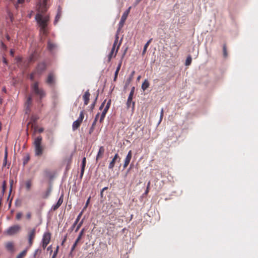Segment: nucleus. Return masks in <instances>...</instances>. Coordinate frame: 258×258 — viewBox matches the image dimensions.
Here are the masks:
<instances>
[{"label":"nucleus","instance_id":"obj_1","mask_svg":"<svg viewBox=\"0 0 258 258\" xmlns=\"http://www.w3.org/2000/svg\"><path fill=\"white\" fill-rule=\"evenodd\" d=\"M37 8L38 13L35 16V20L40 27V33L46 36L48 33L47 26L50 20V17L49 15H43V14L48 9L47 0H38Z\"/></svg>","mask_w":258,"mask_h":258},{"label":"nucleus","instance_id":"obj_2","mask_svg":"<svg viewBox=\"0 0 258 258\" xmlns=\"http://www.w3.org/2000/svg\"><path fill=\"white\" fill-rule=\"evenodd\" d=\"M42 138L41 136L36 138L33 142L35 156L41 157L45 150V147L42 145Z\"/></svg>","mask_w":258,"mask_h":258},{"label":"nucleus","instance_id":"obj_3","mask_svg":"<svg viewBox=\"0 0 258 258\" xmlns=\"http://www.w3.org/2000/svg\"><path fill=\"white\" fill-rule=\"evenodd\" d=\"M119 37L118 34L115 36V39L113 43L112 48L110 52L108 55V62H110L111 58L113 57H115L119 48L120 45L121 43V40L118 43Z\"/></svg>","mask_w":258,"mask_h":258},{"label":"nucleus","instance_id":"obj_4","mask_svg":"<svg viewBox=\"0 0 258 258\" xmlns=\"http://www.w3.org/2000/svg\"><path fill=\"white\" fill-rule=\"evenodd\" d=\"M32 93L39 97L40 101L45 96L46 93L42 88L39 87V83L35 82L31 85Z\"/></svg>","mask_w":258,"mask_h":258},{"label":"nucleus","instance_id":"obj_5","mask_svg":"<svg viewBox=\"0 0 258 258\" xmlns=\"http://www.w3.org/2000/svg\"><path fill=\"white\" fill-rule=\"evenodd\" d=\"M36 236V228H34L32 229H30L28 231V234H27V237L28 240V247H29L30 248L32 246L33 241L35 238Z\"/></svg>","mask_w":258,"mask_h":258},{"label":"nucleus","instance_id":"obj_6","mask_svg":"<svg viewBox=\"0 0 258 258\" xmlns=\"http://www.w3.org/2000/svg\"><path fill=\"white\" fill-rule=\"evenodd\" d=\"M51 233L49 232H45L42 237V247L45 249L50 242Z\"/></svg>","mask_w":258,"mask_h":258},{"label":"nucleus","instance_id":"obj_7","mask_svg":"<svg viewBox=\"0 0 258 258\" xmlns=\"http://www.w3.org/2000/svg\"><path fill=\"white\" fill-rule=\"evenodd\" d=\"M21 230V226L18 225H15L10 227L7 230V234L9 235H13L17 233Z\"/></svg>","mask_w":258,"mask_h":258},{"label":"nucleus","instance_id":"obj_8","mask_svg":"<svg viewBox=\"0 0 258 258\" xmlns=\"http://www.w3.org/2000/svg\"><path fill=\"white\" fill-rule=\"evenodd\" d=\"M111 102V100L109 99L107 103H106L105 107L104 108V109L100 115V119H99V121L100 122H102L103 121V120L105 118V116L106 115V114L108 110L109 109V108L110 106Z\"/></svg>","mask_w":258,"mask_h":258},{"label":"nucleus","instance_id":"obj_9","mask_svg":"<svg viewBox=\"0 0 258 258\" xmlns=\"http://www.w3.org/2000/svg\"><path fill=\"white\" fill-rule=\"evenodd\" d=\"M120 158L118 154H115L114 157L112 158V160L109 164L108 168L109 169L112 170L113 167H114L115 163L116 162H120Z\"/></svg>","mask_w":258,"mask_h":258},{"label":"nucleus","instance_id":"obj_10","mask_svg":"<svg viewBox=\"0 0 258 258\" xmlns=\"http://www.w3.org/2000/svg\"><path fill=\"white\" fill-rule=\"evenodd\" d=\"M46 68V64L44 62L39 63L36 69V72L39 74L41 75Z\"/></svg>","mask_w":258,"mask_h":258},{"label":"nucleus","instance_id":"obj_11","mask_svg":"<svg viewBox=\"0 0 258 258\" xmlns=\"http://www.w3.org/2000/svg\"><path fill=\"white\" fill-rule=\"evenodd\" d=\"M131 9V7H129L128 9L125 11L123 14H122V16H121V20L119 22V25L120 26H122L125 21V20H126L127 19V17L130 12V10Z\"/></svg>","mask_w":258,"mask_h":258},{"label":"nucleus","instance_id":"obj_12","mask_svg":"<svg viewBox=\"0 0 258 258\" xmlns=\"http://www.w3.org/2000/svg\"><path fill=\"white\" fill-rule=\"evenodd\" d=\"M46 83L50 86L53 85L55 83V76L53 73H50L47 77Z\"/></svg>","mask_w":258,"mask_h":258},{"label":"nucleus","instance_id":"obj_13","mask_svg":"<svg viewBox=\"0 0 258 258\" xmlns=\"http://www.w3.org/2000/svg\"><path fill=\"white\" fill-rule=\"evenodd\" d=\"M132 151L130 150L125 158V160H124V164H123V169H125L127 167V166L128 165L130 161H131V160L132 159Z\"/></svg>","mask_w":258,"mask_h":258},{"label":"nucleus","instance_id":"obj_14","mask_svg":"<svg viewBox=\"0 0 258 258\" xmlns=\"http://www.w3.org/2000/svg\"><path fill=\"white\" fill-rule=\"evenodd\" d=\"M90 94L89 90L86 91L84 94L83 95V99L84 101V105H87L89 103L90 100Z\"/></svg>","mask_w":258,"mask_h":258},{"label":"nucleus","instance_id":"obj_15","mask_svg":"<svg viewBox=\"0 0 258 258\" xmlns=\"http://www.w3.org/2000/svg\"><path fill=\"white\" fill-rule=\"evenodd\" d=\"M100 116V113H98L96 116H95V119L92 124V126L90 128V130H89V134H91L94 131V128H95V126L96 125V122L97 121V120L99 118Z\"/></svg>","mask_w":258,"mask_h":258},{"label":"nucleus","instance_id":"obj_16","mask_svg":"<svg viewBox=\"0 0 258 258\" xmlns=\"http://www.w3.org/2000/svg\"><path fill=\"white\" fill-rule=\"evenodd\" d=\"M62 202H63V195H61L60 197V198H59L57 203L52 207L51 209L53 211H55L60 206V205L62 204Z\"/></svg>","mask_w":258,"mask_h":258},{"label":"nucleus","instance_id":"obj_17","mask_svg":"<svg viewBox=\"0 0 258 258\" xmlns=\"http://www.w3.org/2000/svg\"><path fill=\"white\" fill-rule=\"evenodd\" d=\"M6 248L8 251L11 252H13L15 251L14 245L12 242H7L6 244Z\"/></svg>","mask_w":258,"mask_h":258},{"label":"nucleus","instance_id":"obj_18","mask_svg":"<svg viewBox=\"0 0 258 258\" xmlns=\"http://www.w3.org/2000/svg\"><path fill=\"white\" fill-rule=\"evenodd\" d=\"M30 247L27 246L26 248L18 254L16 258H24L27 255V252Z\"/></svg>","mask_w":258,"mask_h":258},{"label":"nucleus","instance_id":"obj_19","mask_svg":"<svg viewBox=\"0 0 258 258\" xmlns=\"http://www.w3.org/2000/svg\"><path fill=\"white\" fill-rule=\"evenodd\" d=\"M132 100L133 98H131L130 99V97H128L126 102V106L127 108H129L130 107H132V109L134 110L135 108V102L133 101Z\"/></svg>","mask_w":258,"mask_h":258},{"label":"nucleus","instance_id":"obj_20","mask_svg":"<svg viewBox=\"0 0 258 258\" xmlns=\"http://www.w3.org/2000/svg\"><path fill=\"white\" fill-rule=\"evenodd\" d=\"M104 148L103 146H101L99 148V151L96 156V160H98L99 159L101 158L103 155L104 153Z\"/></svg>","mask_w":258,"mask_h":258},{"label":"nucleus","instance_id":"obj_21","mask_svg":"<svg viewBox=\"0 0 258 258\" xmlns=\"http://www.w3.org/2000/svg\"><path fill=\"white\" fill-rule=\"evenodd\" d=\"M56 46V45L52 42L50 40L48 41L47 42V49L50 51H52L55 48Z\"/></svg>","mask_w":258,"mask_h":258},{"label":"nucleus","instance_id":"obj_22","mask_svg":"<svg viewBox=\"0 0 258 258\" xmlns=\"http://www.w3.org/2000/svg\"><path fill=\"white\" fill-rule=\"evenodd\" d=\"M32 185V182L31 180H28L25 182V186L26 190L27 191H29L31 189V186Z\"/></svg>","mask_w":258,"mask_h":258},{"label":"nucleus","instance_id":"obj_23","mask_svg":"<svg viewBox=\"0 0 258 258\" xmlns=\"http://www.w3.org/2000/svg\"><path fill=\"white\" fill-rule=\"evenodd\" d=\"M32 97L31 96L28 97L27 100L25 102V106H26L27 108H29L32 104Z\"/></svg>","mask_w":258,"mask_h":258},{"label":"nucleus","instance_id":"obj_24","mask_svg":"<svg viewBox=\"0 0 258 258\" xmlns=\"http://www.w3.org/2000/svg\"><path fill=\"white\" fill-rule=\"evenodd\" d=\"M152 40V38L150 39L147 42V43L145 44V45H144V49H143V52H142L143 55L145 54V53H146V52L147 51V48L149 46V45H150V44Z\"/></svg>","mask_w":258,"mask_h":258},{"label":"nucleus","instance_id":"obj_25","mask_svg":"<svg viewBox=\"0 0 258 258\" xmlns=\"http://www.w3.org/2000/svg\"><path fill=\"white\" fill-rule=\"evenodd\" d=\"M149 86V83L148 80H145L142 85V89L144 91Z\"/></svg>","mask_w":258,"mask_h":258},{"label":"nucleus","instance_id":"obj_26","mask_svg":"<svg viewBox=\"0 0 258 258\" xmlns=\"http://www.w3.org/2000/svg\"><path fill=\"white\" fill-rule=\"evenodd\" d=\"M60 17H61V12L60 10H58V12H57V13L55 16V20H54V25H56V23L58 22V21H59V19L60 18Z\"/></svg>","mask_w":258,"mask_h":258},{"label":"nucleus","instance_id":"obj_27","mask_svg":"<svg viewBox=\"0 0 258 258\" xmlns=\"http://www.w3.org/2000/svg\"><path fill=\"white\" fill-rule=\"evenodd\" d=\"M81 124L77 121H75L72 125V128L73 131L77 130L80 126Z\"/></svg>","mask_w":258,"mask_h":258},{"label":"nucleus","instance_id":"obj_28","mask_svg":"<svg viewBox=\"0 0 258 258\" xmlns=\"http://www.w3.org/2000/svg\"><path fill=\"white\" fill-rule=\"evenodd\" d=\"M30 157L29 154H26L24 156V157L23 158V164H24V165H25L26 164H27L28 163V162L30 160Z\"/></svg>","mask_w":258,"mask_h":258},{"label":"nucleus","instance_id":"obj_29","mask_svg":"<svg viewBox=\"0 0 258 258\" xmlns=\"http://www.w3.org/2000/svg\"><path fill=\"white\" fill-rule=\"evenodd\" d=\"M85 233V229L83 228L81 231H80L77 238V242H79L80 240L81 239L82 236L84 235Z\"/></svg>","mask_w":258,"mask_h":258},{"label":"nucleus","instance_id":"obj_30","mask_svg":"<svg viewBox=\"0 0 258 258\" xmlns=\"http://www.w3.org/2000/svg\"><path fill=\"white\" fill-rule=\"evenodd\" d=\"M82 214H83V211H81L80 214L78 215V216H77V218H76L73 225V227H74L77 224V223H78V222L79 221L81 216H82Z\"/></svg>","mask_w":258,"mask_h":258},{"label":"nucleus","instance_id":"obj_31","mask_svg":"<svg viewBox=\"0 0 258 258\" xmlns=\"http://www.w3.org/2000/svg\"><path fill=\"white\" fill-rule=\"evenodd\" d=\"M191 57L190 56H188L186 59V61H185V66H189L191 62Z\"/></svg>","mask_w":258,"mask_h":258},{"label":"nucleus","instance_id":"obj_32","mask_svg":"<svg viewBox=\"0 0 258 258\" xmlns=\"http://www.w3.org/2000/svg\"><path fill=\"white\" fill-rule=\"evenodd\" d=\"M223 55L225 57H226L228 55L227 51V48L225 44L223 45Z\"/></svg>","mask_w":258,"mask_h":258},{"label":"nucleus","instance_id":"obj_33","mask_svg":"<svg viewBox=\"0 0 258 258\" xmlns=\"http://www.w3.org/2000/svg\"><path fill=\"white\" fill-rule=\"evenodd\" d=\"M150 184H151L150 181H149L147 184L146 189L144 193L145 195H147L148 194V192L149 191V188H150Z\"/></svg>","mask_w":258,"mask_h":258},{"label":"nucleus","instance_id":"obj_34","mask_svg":"<svg viewBox=\"0 0 258 258\" xmlns=\"http://www.w3.org/2000/svg\"><path fill=\"white\" fill-rule=\"evenodd\" d=\"M90 199H91V198H90V197H89V198L88 199V200H87V202H86V205H85V207L83 208V210L82 211H83V212H84V211L86 209V208H87L88 205V204H89V203H90Z\"/></svg>","mask_w":258,"mask_h":258},{"label":"nucleus","instance_id":"obj_35","mask_svg":"<svg viewBox=\"0 0 258 258\" xmlns=\"http://www.w3.org/2000/svg\"><path fill=\"white\" fill-rule=\"evenodd\" d=\"M35 74H37L36 72V71H35L34 72H33V73H32L31 74H30V75H29V79L31 81H33L34 80V76H35Z\"/></svg>","mask_w":258,"mask_h":258},{"label":"nucleus","instance_id":"obj_36","mask_svg":"<svg viewBox=\"0 0 258 258\" xmlns=\"http://www.w3.org/2000/svg\"><path fill=\"white\" fill-rule=\"evenodd\" d=\"M86 158L84 157L83 160H82L81 168H84L85 169V166H86Z\"/></svg>","mask_w":258,"mask_h":258},{"label":"nucleus","instance_id":"obj_37","mask_svg":"<svg viewBox=\"0 0 258 258\" xmlns=\"http://www.w3.org/2000/svg\"><path fill=\"white\" fill-rule=\"evenodd\" d=\"M7 156H8L7 150H6V151H5V159H4V163H3L4 166H6V163H7Z\"/></svg>","mask_w":258,"mask_h":258},{"label":"nucleus","instance_id":"obj_38","mask_svg":"<svg viewBox=\"0 0 258 258\" xmlns=\"http://www.w3.org/2000/svg\"><path fill=\"white\" fill-rule=\"evenodd\" d=\"M83 220H82L77 225V227H76V229L75 230V232H77L79 229L80 228V227H81L82 224H83Z\"/></svg>","mask_w":258,"mask_h":258},{"label":"nucleus","instance_id":"obj_39","mask_svg":"<svg viewBox=\"0 0 258 258\" xmlns=\"http://www.w3.org/2000/svg\"><path fill=\"white\" fill-rule=\"evenodd\" d=\"M134 90H135V87H133L131 91L130 92L129 96H128V97H130V99L131 98H133V95H134Z\"/></svg>","mask_w":258,"mask_h":258},{"label":"nucleus","instance_id":"obj_40","mask_svg":"<svg viewBox=\"0 0 258 258\" xmlns=\"http://www.w3.org/2000/svg\"><path fill=\"white\" fill-rule=\"evenodd\" d=\"M122 57H123V55L122 56ZM123 58V57H122ZM122 58H121L119 61V62L118 63V66L117 67V68L116 70H118L119 71V70H120V68H121V64H122Z\"/></svg>","mask_w":258,"mask_h":258},{"label":"nucleus","instance_id":"obj_41","mask_svg":"<svg viewBox=\"0 0 258 258\" xmlns=\"http://www.w3.org/2000/svg\"><path fill=\"white\" fill-rule=\"evenodd\" d=\"M135 73V72L134 71L132 72L131 76L128 79V82H130L132 80Z\"/></svg>","mask_w":258,"mask_h":258},{"label":"nucleus","instance_id":"obj_42","mask_svg":"<svg viewBox=\"0 0 258 258\" xmlns=\"http://www.w3.org/2000/svg\"><path fill=\"white\" fill-rule=\"evenodd\" d=\"M84 117V112L83 110V111H81L79 118L83 120Z\"/></svg>","mask_w":258,"mask_h":258},{"label":"nucleus","instance_id":"obj_43","mask_svg":"<svg viewBox=\"0 0 258 258\" xmlns=\"http://www.w3.org/2000/svg\"><path fill=\"white\" fill-rule=\"evenodd\" d=\"M22 216V214L21 213H18L16 215V219L17 220H20Z\"/></svg>","mask_w":258,"mask_h":258},{"label":"nucleus","instance_id":"obj_44","mask_svg":"<svg viewBox=\"0 0 258 258\" xmlns=\"http://www.w3.org/2000/svg\"><path fill=\"white\" fill-rule=\"evenodd\" d=\"M164 114V109L163 108L161 109V112H160V121H161L162 119L163 116Z\"/></svg>","mask_w":258,"mask_h":258},{"label":"nucleus","instance_id":"obj_45","mask_svg":"<svg viewBox=\"0 0 258 258\" xmlns=\"http://www.w3.org/2000/svg\"><path fill=\"white\" fill-rule=\"evenodd\" d=\"M6 181H4L3 184V192H4L6 189Z\"/></svg>","mask_w":258,"mask_h":258},{"label":"nucleus","instance_id":"obj_46","mask_svg":"<svg viewBox=\"0 0 258 258\" xmlns=\"http://www.w3.org/2000/svg\"><path fill=\"white\" fill-rule=\"evenodd\" d=\"M98 96V94H97V96H96V98H95V99L94 102L92 103V104L91 105V108H92V109H93V108H94V106H95V105L96 101V100H97V99Z\"/></svg>","mask_w":258,"mask_h":258},{"label":"nucleus","instance_id":"obj_47","mask_svg":"<svg viewBox=\"0 0 258 258\" xmlns=\"http://www.w3.org/2000/svg\"><path fill=\"white\" fill-rule=\"evenodd\" d=\"M106 100H105L101 104V105H100V107H99V109L100 110H102L103 109V108L104 107V105H105V102H106Z\"/></svg>","mask_w":258,"mask_h":258},{"label":"nucleus","instance_id":"obj_48","mask_svg":"<svg viewBox=\"0 0 258 258\" xmlns=\"http://www.w3.org/2000/svg\"><path fill=\"white\" fill-rule=\"evenodd\" d=\"M1 47L4 50H7V46L3 42H1Z\"/></svg>","mask_w":258,"mask_h":258},{"label":"nucleus","instance_id":"obj_49","mask_svg":"<svg viewBox=\"0 0 258 258\" xmlns=\"http://www.w3.org/2000/svg\"><path fill=\"white\" fill-rule=\"evenodd\" d=\"M84 170H85L84 168H81V173H80V177L81 178H82V177L84 175Z\"/></svg>","mask_w":258,"mask_h":258},{"label":"nucleus","instance_id":"obj_50","mask_svg":"<svg viewBox=\"0 0 258 258\" xmlns=\"http://www.w3.org/2000/svg\"><path fill=\"white\" fill-rule=\"evenodd\" d=\"M10 192H11V191H12V185H13V179L10 180Z\"/></svg>","mask_w":258,"mask_h":258},{"label":"nucleus","instance_id":"obj_51","mask_svg":"<svg viewBox=\"0 0 258 258\" xmlns=\"http://www.w3.org/2000/svg\"><path fill=\"white\" fill-rule=\"evenodd\" d=\"M31 217V214L30 213H28L27 214H26V218L28 219H30Z\"/></svg>","mask_w":258,"mask_h":258},{"label":"nucleus","instance_id":"obj_52","mask_svg":"<svg viewBox=\"0 0 258 258\" xmlns=\"http://www.w3.org/2000/svg\"><path fill=\"white\" fill-rule=\"evenodd\" d=\"M15 51L14 49H11L10 50V54L11 56H13L14 55Z\"/></svg>","mask_w":258,"mask_h":258},{"label":"nucleus","instance_id":"obj_53","mask_svg":"<svg viewBox=\"0 0 258 258\" xmlns=\"http://www.w3.org/2000/svg\"><path fill=\"white\" fill-rule=\"evenodd\" d=\"M3 61L5 64H8L7 60L6 59V58L5 57H3Z\"/></svg>","mask_w":258,"mask_h":258},{"label":"nucleus","instance_id":"obj_54","mask_svg":"<svg viewBox=\"0 0 258 258\" xmlns=\"http://www.w3.org/2000/svg\"><path fill=\"white\" fill-rule=\"evenodd\" d=\"M76 121H78V122H79L80 124L82 123V121H83V120L78 118Z\"/></svg>","mask_w":258,"mask_h":258},{"label":"nucleus","instance_id":"obj_55","mask_svg":"<svg viewBox=\"0 0 258 258\" xmlns=\"http://www.w3.org/2000/svg\"><path fill=\"white\" fill-rule=\"evenodd\" d=\"M76 121H78V122H79L80 124L82 123V121H83V120L78 118Z\"/></svg>","mask_w":258,"mask_h":258},{"label":"nucleus","instance_id":"obj_56","mask_svg":"<svg viewBox=\"0 0 258 258\" xmlns=\"http://www.w3.org/2000/svg\"><path fill=\"white\" fill-rule=\"evenodd\" d=\"M119 72V71L118 70H116V71L115 72V74H114V75L115 76V77H117Z\"/></svg>","mask_w":258,"mask_h":258},{"label":"nucleus","instance_id":"obj_57","mask_svg":"<svg viewBox=\"0 0 258 258\" xmlns=\"http://www.w3.org/2000/svg\"><path fill=\"white\" fill-rule=\"evenodd\" d=\"M58 248H59V246H57V247H56V249L55 251H54V254H56V255H57V252H58Z\"/></svg>","mask_w":258,"mask_h":258},{"label":"nucleus","instance_id":"obj_58","mask_svg":"<svg viewBox=\"0 0 258 258\" xmlns=\"http://www.w3.org/2000/svg\"><path fill=\"white\" fill-rule=\"evenodd\" d=\"M79 242H77V240H76V241H75V243H74L73 246H74L75 247H76Z\"/></svg>","mask_w":258,"mask_h":258},{"label":"nucleus","instance_id":"obj_59","mask_svg":"<svg viewBox=\"0 0 258 258\" xmlns=\"http://www.w3.org/2000/svg\"><path fill=\"white\" fill-rule=\"evenodd\" d=\"M2 91L5 93H7V89H6V88L5 87H4L2 89Z\"/></svg>","mask_w":258,"mask_h":258},{"label":"nucleus","instance_id":"obj_60","mask_svg":"<svg viewBox=\"0 0 258 258\" xmlns=\"http://www.w3.org/2000/svg\"><path fill=\"white\" fill-rule=\"evenodd\" d=\"M25 2V0H18V3L19 4H22Z\"/></svg>","mask_w":258,"mask_h":258},{"label":"nucleus","instance_id":"obj_61","mask_svg":"<svg viewBox=\"0 0 258 258\" xmlns=\"http://www.w3.org/2000/svg\"><path fill=\"white\" fill-rule=\"evenodd\" d=\"M33 55H31L30 57V61H33Z\"/></svg>","mask_w":258,"mask_h":258},{"label":"nucleus","instance_id":"obj_62","mask_svg":"<svg viewBox=\"0 0 258 258\" xmlns=\"http://www.w3.org/2000/svg\"><path fill=\"white\" fill-rule=\"evenodd\" d=\"M43 131H44V130H43V128H39V130H38V131H39V133H41V132H43Z\"/></svg>","mask_w":258,"mask_h":258},{"label":"nucleus","instance_id":"obj_63","mask_svg":"<svg viewBox=\"0 0 258 258\" xmlns=\"http://www.w3.org/2000/svg\"><path fill=\"white\" fill-rule=\"evenodd\" d=\"M51 248H52V245H50L48 247L47 250H50L51 249Z\"/></svg>","mask_w":258,"mask_h":258},{"label":"nucleus","instance_id":"obj_64","mask_svg":"<svg viewBox=\"0 0 258 258\" xmlns=\"http://www.w3.org/2000/svg\"><path fill=\"white\" fill-rule=\"evenodd\" d=\"M6 38H7V39L8 40H10V37L8 35H7L6 36Z\"/></svg>","mask_w":258,"mask_h":258}]
</instances>
